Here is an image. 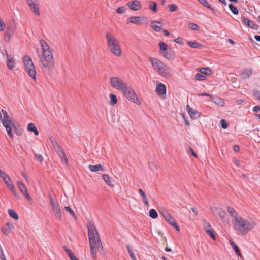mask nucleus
<instances>
[{"mask_svg": "<svg viewBox=\"0 0 260 260\" xmlns=\"http://www.w3.org/2000/svg\"><path fill=\"white\" fill-rule=\"evenodd\" d=\"M253 96L257 100H260V91L254 90L253 92Z\"/></svg>", "mask_w": 260, "mask_h": 260, "instance_id": "603ef678", "label": "nucleus"}, {"mask_svg": "<svg viewBox=\"0 0 260 260\" xmlns=\"http://www.w3.org/2000/svg\"><path fill=\"white\" fill-rule=\"evenodd\" d=\"M64 209L66 211L68 212L73 217H75V213L74 211L71 209V208L68 206L64 207Z\"/></svg>", "mask_w": 260, "mask_h": 260, "instance_id": "c03bdc74", "label": "nucleus"}, {"mask_svg": "<svg viewBox=\"0 0 260 260\" xmlns=\"http://www.w3.org/2000/svg\"><path fill=\"white\" fill-rule=\"evenodd\" d=\"M204 227L205 229V231H206L207 229H211V226L210 223L207 222L206 220H204Z\"/></svg>", "mask_w": 260, "mask_h": 260, "instance_id": "4d7b16f0", "label": "nucleus"}, {"mask_svg": "<svg viewBox=\"0 0 260 260\" xmlns=\"http://www.w3.org/2000/svg\"><path fill=\"white\" fill-rule=\"evenodd\" d=\"M218 215L221 218H223L225 215V213L223 211H220Z\"/></svg>", "mask_w": 260, "mask_h": 260, "instance_id": "338daca9", "label": "nucleus"}, {"mask_svg": "<svg viewBox=\"0 0 260 260\" xmlns=\"http://www.w3.org/2000/svg\"><path fill=\"white\" fill-rule=\"evenodd\" d=\"M252 74V70L250 69H245L241 73L242 79H245L249 78Z\"/></svg>", "mask_w": 260, "mask_h": 260, "instance_id": "a878e982", "label": "nucleus"}, {"mask_svg": "<svg viewBox=\"0 0 260 260\" xmlns=\"http://www.w3.org/2000/svg\"><path fill=\"white\" fill-rule=\"evenodd\" d=\"M156 91L158 95L165 94L166 93V87L164 84L159 83L156 85Z\"/></svg>", "mask_w": 260, "mask_h": 260, "instance_id": "f3484780", "label": "nucleus"}, {"mask_svg": "<svg viewBox=\"0 0 260 260\" xmlns=\"http://www.w3.org/2000/svg\"><path fill=\"white\" fill-rule=\"evenodd\" d=\"M174 41L179 44H183V41L181 38H177L176 39L174 40Z\"/></svg>", "mask_w": 260, "mask_h": 260, "instance_id": "0e129e2a", "label": "nucleus"}, {"mask_svg": "<svg viewBox=\"0 0 260 260\" xmlns=\"http://www.w3.org/2000/svg\"><path fill=\"white\" fill-rule=\"evenodd\" d=\"M255 226L253 222L249 221L246 219H243L241 217L236 218L234 221V228L236 230L239 235L244 236L250 230H252Z\"/></svg>", "mask_w": 260, "mask_h": 260, "instance_id": "f03ea898", "label": "nucleus"}, {"mask_svg": "<svg viewBox=\"0 0 260 260\" xmlns=\"http://www.w3.org/2000/svg\"><path fill=\"white\" fill-rule=\"evenodd\" d=\"M27 129L28 131L34 132L36 136H38L39 135V132L36 126L32 123H30L28 124Z\"/></svg>", "mask_w": 260, "mask_h": 260, "instance_id": "c756f323", "label": "nucleus"}, {"mask_svg": "<svg viewBox=\"0 0 260 260\" xmlns=\"http://www.w3.org/2000/svg\"><path fill=\"white\" fill-rule=\"evenodd\" d=\"M196 79L199 81H203L206 79V77L200 73H197L195 75Z\"/></svg>", "mask_w": 260, "mask_h": 260, "instance_id": "79ce46f5", "label": "nucleus"}, {"mask_svg": "<svg viewBox=\"0 0 260 260\" xmlns=\"http://www.w3.org/2000/svg\"><path fill=\"white\" fill-rule=\"evenodd\" d=\"M49 199L53 213L57 218L61 219L62 214L57 199L53 198L51 195H49Z\"/></svg>", "mask_w": 260, "mask_h": 260, "instance_id": "0eeeda50", "label": "nucleus"}, {"mask_svg": "<svg viewBox=\"0 0 260 260\" xmlns=\"http://www.w3.org/2000/svg\"><path fill=\"white\" fill-rule=\"evenodd\" d=\"M169 10L171 12H174L177 10L178 7L175 4H170L168 6Z\"/></svg>", "mask_w": 260, "mask_h": 260, "instance_id": "49530a36", "label": "nucleus"}, {"mask_svg": "<svg viewBox=\"0 0 260 260\" xmlns=\"http://www.w3.org/2000/svg\"><path fill=\"white\" fill-rule=\"evenodd\" d=\"M253 111L254 112H257L260 111V107L259 106H255L253 108Z\"/></svg>", "mask_w": 260, "mask_h": 260, "instance_id": "774afa93", "label": "nucleus"}, {"mask_svg": "<svg viewBox=\"0 0 260 260\" xmlns=\"http://www.w3.org/2000/svg\"><path fill=\"white\" fill-rule=\"evenodd\" d=\"M126 248L128 253L129 254L130 257H132V255H135L134 253H133L132 250L131 248V246L129 245H127Z\"/></svg>", "mask_w": 260, "mask_h": 260, "instance_id": "864d4df0", "label": "nucleus"}, {"mask_svg": "<svg viewBox=\"0 0 260 260\" xmlns=\"http://www.w3.org/2000/svg\"><path fill=\"white\" fill-rule=\"evenodd\" d=\"M7 66L10 70H12L15 66V60L12 57L7 54Z\"/></svg>", "mask_w": 260, "mask_h": 260, "instance_id": "4be33fe9", "label": "nucleus"}, {"mask_svg": "<svg viewBox=\"0 0 260 260\" xmlns=\"http://www.w3.org/2000/svg\"><path fill=\"white\" fill-rule=\"evenodd\" d=\"M186 110L189 114L190 117L192 119H197L200 117V113L197 110L191 108L189 105L186 106Z\"/></svg>", "mask_w": 260, "mask_h": 260, "instance_id": "4468645a", "label": "nucleus"}, {"mask_svg": "<svg viewBox=\"0 0 260 260\" xmlns=\"http://www.w3.org/2000/svg\"><path fill=\"white\" fill-rule=\"evenodd\" d=\"M5 24L3 20L0 18V31H3L5 28Z\"/></svg>", "mask_w": 260, "mask_h": 260, "instance_id": "09e8293b", "label": "nucleus"}, {"mask_svg": "<svg viewBox=\"0 0 260 260\" xmlns=\"http://www.w3.org/2000/svg\"><path fill=\"white\" fill-rule=\"evenodd\" d=\"M89 241L90 247V251L94 259L96 258V252L95 249L101 250L103 249V245L100 240V236L98 231L92 222H89L87 225Z\"/></svg>", "mask_w": 260, "mask_h": 260, "instance_id": "f257e3e1", "label": "nucleus"}, {"mask_svg": "<svg viewBox=\"0 0 260 260\" xmlns=\"http://www.w3.org/2000/svg\"><path fill=\"white\" fill-rule=\"evenodd\" d=\"M17 185L20 191L24 195L26 199L28 201L31 200V198L28 192L27 189H26V187L24 183L20 181H18L17 182Z\"/></svg>", "mask_w": 260, "mask_h": 260, "instance_id": "f8f14e48", "label": "nucleus"}, {"mask_svg": "<svg viewBox=\"0 0 260 260\" xmlns=\"http://www.w3.org/2000/svg\"><path fill=\"white\" fill-rule=\"evenodd\" d=\"M247 26L253 29H256L257 27V25L254 22L251 21H249V23L247 24Z\"/></svg>", "mask_w": 260, "mask_h": 260, "instance_id": "de8ad7c7", "label": "nucleus"}, {"mask_svg": "<svg viewBox=\"0 0 260 260\" xmlns=\"http://www.w3.org/2000/svg\"><path fill=\"white\" fill-rule=\"evenodd\" d=\"M26 2L28 5H32L34 3L39 2V0H26Z\"/></svg>", "mask_w": 260, "mask_h": 260, "instance_id": "680f3d73", "label": "nucleus"}, {"mask_svg": "<svg viewBox=\"0 0 260 260\" xmlns=\"http://www.w3.org/2000/svg\"><path fill=\"white\" fill-rule=\"evenodd\" d=\"M8 213L10 217H11L15 220H18V216L14 210L12 209H9L8 210Z\"/></svg>", "mask_w": 260, "mask_h": 260, "instance_id": "e433bc0d", "label": "nucleus"}, {"mask_svg": "<svg viewBox=\"0 0 260 260\" xmlns=\"http://www.w3.org/2000/svg\"><path fill=\"white\" fill-rule=\"evenodd\" d=\"M226 209L230 215L234 218V221H235L236 218H238L239 217L238 213L232 207L228 206L227 207Z\"/></svg>", "mask_w": 260, "mask_h": 260, "instance_id": "cd10ccee", "label": "nucleus"}, {"mask_svg": "<svg viewBox=\"0 0 260 260\" xmlns=\"http://www.w3.org/2000/svg\"><path fill=\"white\" fill-rule=\"evenodd\" d=\"M159 48H160V53H161L164 51H166L167 50L168 45L162 42H160L159 43Z\"/></svg>", "mask_w": 260, "mask_h": 260, "instance_id": "c9c22d12", "label": "nucleus"}, {"mask_svg": "<svg viewBox=\"0 0 260 260\" xmlns=\"http://www.w3.org/2000/svg\"><path fill=\"white\" fill-rule=\"evenodd\" d=\"M40 43L41 47V53L51 50L48 43L44 39L40 40Z\"/></svg>", "mask_w": 260, "mask_h": 260, "instance_id": "aec40b11", "label": "nucleus"}, {"mask_svg": "<svg viewBox=\"0 0 260 260\" xmlns=\"http://www.w3.org/2000/svg\"><path fill=\"white\" fill-rule=\"evenodd\" d=\"M111 86L121 92L127 85V84L121 78L118 77H113L110 79Z\"/></svg>", "mask_w": 260, "mask_h": 260, "instance_id": "9d476101", "label": "nucleus"}, {"mask_svg": "<svg viewBox=\"0 0 260 260\" xmlns=\"http://www.w3.org/2000/svg\"><path fill=\"white\" fill-rule=\"evenodd\" d=\"M2 231L3 232V233L6 235H8L9 233H10V230H9L7 227H4L2 229Z\"/></svg>", "mask_w": 260, "mask_h": 260, "instance_id": "13d9d810", "label": "nucleus"}, {"mask_svg": "<svg viewBox=\"0 0 260 260\" xmlns=\"http://www.w3.org/2000/svg\"><path fill=\"white\" fill-rule=\"evenodd\" d=\"M162 215L166 220L171 225H172L174 222H175V219L172 217V216L168 211H164L162 212Z\"/></svg>", "mask_w": 260, "mask_h": 260, "instance_id": "a211bd4d", "label": "nucleus"}, {"mask_svg": "<svg viewBox=\"0 0 260 260\" xmlns=\"http://www.w3.org/2000/svg\"><path fill=\"white\" fill-rule=\"evenodd\" d=\"M162 24L160 21H152L151 22V27L157 32H159L161 30Z\"/></svg>", "mask_w": 260, "mask_h": 260, "instance_id": "6ab92c4d", "label": "nucleus"}, {"mask_svg": "<svg viewBox=\"0 0 260 260\" xmlns=\"http://www.w3.org/2000/svg\"><path fill=\"white\" fill-rule=\"evenodd\" d=\"M142 18L139 16H131L127 19V21L128 23L139 25L141 24L140 20Z\"/></svg>", "mask_w": 260, "mask_h": 260, "instance_id": "5701e85b", "label": "nucleus"}, {"mask_svg": "<svg viewBox=\"0 0 260 260\" xmlns=\"http://www.w3.org/2000/svg\"><path fill=\"white\" fill-rule=\"evenodd\" d=\"M149 61L151 62L153 68L159 73L164 63L158 59L153 57H150Z\"/></svg>", "mask_w": 260, "mask_h": 260, "instance_id": "ddd939ff", "label": "nucleus"}, {"mask_svg": "<svg viewBox=\"0 0 260 260\" xmlns=\"http://www.w3.org/2000/svg\"><path fill=\"white\" fill-rule=\"evenodd\" d=\"M127 6L133 11L138 10L141 7V3L137 0L129 2L127 3Z\"/></svg>", "mask_w": 260, "mask_h": 260, "instance_id": "dca6fc26", "label": "nucleus"}, {"mask_svg": "<svg viewBox=\"0 0 260 260\" xmlns=\"http://www.w3.org/2000/svg\"><path fill=\"white\" fill-rule=\"evenodd\" d=\"M230 243L231 246L233 248V249L235 252V254L241 257V254L240 250H239L238 246L236 244V243L232 240H230Z\"/></svg>", "mask_w": 260, "mask_h": 260, "instance_id": "c85d7f7f", "label": "nucleus"}, {"mask_svg": "<svg viewBox=\"0 0 260 260\" xmlns=\"http://www.w3.org/2000/svg\"><path fill=\"white\" fill-rule=\"evenodd\" d=\"M0 176L6 183L8 187L11 190L12 193L16 197L18 196L15 190V187L13 184L10 177L5 173L2 170H0Z\"/></svg>", "mask_w": 260, "mask_h": 260, "instance_id": "9b49d317", "label": "nucleus"}, {"mask_svg": "<svg viewBox=\"0 0 260 260\" xmlns=\"http://www.w3.org/2000/svg\"><path fill=\"white\" fill-rule=\"evenodd\" d=\"M213 102L218 104V105H220L221 106H223L224 105V101L221 99V98H217L216 99H215L213 101Z\"/></svg>", "mask_w": 260, "mask_h": 260, "instance_id": "37998d69", "label": "nucleus"}, {"mask_svg": "<svg viewBox=\"0 0 260 260\" xmlns=\"http://www.w3.org/2000/svg\"><path fill=\"white\" fill-rule=\"evenodd\" d=\"M150 9L153 11L154 12H156L157 11V4L156 2L154 1H151L150 4L149 5Z\"/></svg>", "mask_w": 260, "mask_h": 260, "instance_id": "58836bf2", "label": "nucleus"}, {"mask_svg": "<svg viewBox=\"0 0 260 260\" xmlns=\"http://www.w3.org/2000/svg\"><path fill=\"white\" fill-rule=\"evenodd\" d=\"M102 178L108 186L112 185V182L110 177L108 174H104L102 176Z\"/></svg>", "mask_w": 260, "mask_h": 260, "instance_id": "f704fd0d", "label": "nucleus"}, {"mask_svg": "<svg viewBox=\"0 0 260 260\" xmlns=\"http://www.w3.org/2000/svg\"><path fill=\"white\" fill-rule=\"evenodd\" d=\"M52 143L55 149H56L58 147H60L58 143L56 141H52Z\"/></svg>", "mask_w": 260, "mask_h": 260, "instance_id": "69168bd1", "label": "nucleus"}, {"mask_svg": "<svg viewBox=\"0 0 260 260\" xmlns=\"http://www.w3.org/2000/svg\"><path fill=\"white\" fill-rule=\"evenodd\" d=\"M2 112L3 114V117L2 119L3 125L5 127L8 135L11 138H12L13 134L12 132L11 126L13 125L11 120L10 119L9 115L6 111L2 109Z\"/></svg>", "mask_w": 260, "mask_h": 260, "instance_id": "1a4fd4ad", "label": "nucleus"}, {"mask_svg": "<svg viewBox=\"0 0 260 260\" xmlns=\"http://www.w3.org/2000/svg\"><path fill=\"white\" fill-rule=\"evenodd\" d=\"M88 168L91 172H96L98 171H104L105 170L102 165L100 164L95 165H89Z\"/></svg>", "mask_w": 260, "mask_h": 260, "instance_id": "b1692460", "label": "nucleus"}, {"mask_svg": "<svg viewBox=\"0 0 260 260\" xmlns=\"http://www.w3.org/2000/svg\"><path fill=\"white\" fill-rule=\"evenodd\" d=\"M200 4L201 5H202L203 6H204V7L208 8L209 9H210L211 11H212L213 13H215L216 11H215V10L208 3V2H207L206 0H200V1H199Z\"/></svg>", "mask_w": 260, "mask_h": 260, "instance_id": "2f4dec72", "label": "nucleus"}, {"mask_svg": "<svg viewBox=\"0 0 260 260\" xmlns=\"http://www.w3.org/2000/svg\"><path fill=\"white\" fill-rule=\"evenodd\" d=\"M11 36V33L8 30H7V31L5 33L4 40L6 42L9 41L10 39Z\"/></svg>", "mask_w": 260, "mask_h": 260, "instance_id": "a18cd8bd", "label": "nucleus"}, {"mask_svg": "<svg viewBox=\"0 0 260 260\" xmlns=\"http://www.w3.org/2000/svg\"><path fill=\"white\" fill-rule=\"evenodd\" d=\"M139 192L141 196H142L143 202L145 205H148V198L144 192V191L142 189H139Z\"/></svg>", "mask_w": 260, "mask_h": 260, "instance_id": "7c9ffc66", "label": "nucleus"}, {"mask_svg": "<svg viewBox=\"0 0 260 260\" xmlns=\"http://www.w3.org/2000/svg\"><path fill=\"white\" fill-rule=\"evenodd\" d=\"M109 97L110 99V104L112 106L115 105L117 103V99L115 95L113 94H110L109 95Z\"/></svg>", "mask_w": 260, "mask_h": 260, "instance_id": "72a5a7b5", "label": "nucleus"}, {"mask_svg": "<svg viewBox=\"0 0 260 260\" xmlns=\"http://www.w3.org/2000/svg\"><path fill=\"white\" fill-rule=\"evenodd\" d=\"M58 155H59L62 161H63L66 164L68 163V160L66 157L65 153L60 147H58L55 149Z\"/></svg>", "mask_w": 260, "mask_h": 260, "instance_id": "412c9836", "label": "nucleus"}, {"mask_svg": "<svg viewBox=\"0 0 260 260\" xmlns=\"http://www.w3.org/2000/svg\"><path fill=\"white\" fill-rule=\"evenodd\" d=\"M2 112L3 114V117L2 119L3 125L5 127L8 135L11 138H12L13 134L12 132L11 126L13 125L11 120L10 119L9 115L6 111L2 109Z\"/></svg>", "mask_w": 260, "mask_h": 260, "instance_id": "6e6552de", "label": "nucleus"}, {"mask_svg": "<svg viewBox=\"0 0 260 260\" xmlns=\"http://www.w3.org/2000/svg\"><path fill=\"white\" fill-rule=\"evenodd\" d=\"M38 56L43 67V71L49 73V67H53L54 64L52 50L39 54Z\"/></svg>", "mask_w": 260, "mask_h": 260, "instance_id": "20e7f679", "label": "nucleus"}, {"mask_svg": "<svg viewBox=\"0 0 260 260\" xmlns=\"http://www.w3.org/2000/svg\"><path fill=\"white\" fill-rule=\"evenodd\" d=\"M149 216L152 218L155 219L158 216V214L155 209H152L149 211Z\"/></svg>", "mask_w": 260, "mask_h": 260, "instance_id": "ea45409f", "label": "nucleus"}, {"mask_svg": "<svg viewBox=\"0 0 260 260\" xmlns=\"http://www.w3.org/2000/svg\"><path fill=\"white\" fill-rule=\"evenodd\" d=\"M159 74L164 77L170 76L172 74V70L169 66L164 64Z\"/></svg>", "mask_w": 260, "mask_h": 260, "instance_id": "2eb2a0df", "label": "nucleus"}, {"mask_svg": "<svg viewBox=\"0 0 260 260\" xmlns=\"http://www.w3.org/2000/svg\"><path fill=\"white\" fill-rule=\"evenodd\" d=\"M207 233L213 239H215V236L214 235V233L213 232V231L210 229H207L206 231Z\"/></svg>", "mask_w": 260, "mask_h": 260, "instance_id": "8fccbe9b", "label": "nucleus"}, {"mask_svg": "<svg viewBox=\"0 0 260 260\" xmlns=\"http://www.w3.org/2000/svg\"><path fill=\"white\" fill-rule=\"evenodd\" d=\"M165 58L168 59H174V54L172 51L166 50V51L162 52L160 53Z\"/></svg>", "mask_w": 260, "mask_h": 260, "instance_id": "bb28decb", "label": "nucleus"}, {"mask_svg": "<svg viewBox=\"0 0 260 260\" xmlns=\"http://www.w3.org/2000/svg\"><path fill=\"white\" fill-rule=\"evenodd\" d=\"M23 63L26 72L29 76L36 80V69L32 61L31 58L27 55L24 57Z\"/></svg>", "mask_w": 260, "mask_h": 260, "instance_id": "39448f33", "label": "nucleus"}, {"mask_svg": "<svg viewBox=\"0 0 260 260\" xmlns=\"http://www.w3.org/2000/svg\"><path fill=\"white\" fill-rule=\"evenodd\" d=\"M220 123H221V127L223 129H226L228 127V124H227V123H226V122L225 120L221 119V121H220Z\"/></svg>", "mask_w": 260, "mask_h": 260, "instance_id": "6e6d98bb", "label": "nucleus"}, {"mask_svg": "<svg viewBox=\"0 0 260 260\" xmlns=\"http://www.w3.org/2000/svg\"><path fill=\"white\" fill-rule=\"evenodd\" d=\"M106 38L107 41L108 48L111 52L116 56H121V48L116 37L110 32H106Z\"/></svg>", "mask_w": 260, "mask_h": 260, "instance_id": "7ed1b4c3", "label": "nucleus"}, {"mask_svg": "<svg viewBox=\"0 0 260 260\" xmlns=\"http://www.w3.org/2000/svg\"><path fill=\"white\" fill-rule=\"evenodd\" d=\"M31 11L34 13L35 15L37 16H40V11H39V2L37 3H34L32 5H29Z\"/></svg>", "mask_w": 260, "mask_h": 260, "instance_id": "393cba45", "label": "nucleus"}, {"mask_svg": "<svg viewBox=\"0 0 260 260\" xmlns=\"http://www.w3.org/2000/svg\"><path fill=\"white\" fill-rule=\"evenodd\" d=\"M229 7L234 14L237 15L239 13V11L238 9L235 6H234L232 4H229Z\"/></svg>", "mask_w": 260, "mask_h": 260, "instance_id": "a19ab883", "label": "nucleus"}, {"mask_svg": "<svg viewBox=\"0 0 260 260\" xmlns=\"http://www.w3.org/2000/svg\"><path fill=\"white\" fill-rule=\"evenodd\" d=\"M6 227H7L9 230H11V229L14 228V225L12 223H7L6 225Z\"/></svg>", "mask_w": 260, "mask_h": 260, "instance_id": "e2e57ef3", "label": "nucleus"}, {"mask_svg": "<svg viewBox=\"0 0 260 260\" xmlns=\"http://www.w3.org/2000/svg\"><path fill=\"white\" fill-rule=\"evenodd\" d=\"M187 43L191 47L193 48H198L202 46L201 44L196 42L189 41Z\"/></svg>", "mask_w": 260, "mask_h": 260, "instance_id": "4c0bfd02", "label": "nucleus"}, {"mask_svg": "<svg viewBox=\"0 0 260 260\" xmlns=\"http://www.w3.org/2000/svg\"><path fill=\"white\" fill-rule=\"evenodd\" d=\"M116 12L118 14H123L125 12L124 7H120L116 9Z\"/></svg>", "mask_w": 260, "mask_h": 260, "instance_id": "3c124183", "label": "nucleus"}, {"mask_svg": "<svg viewBox=\"0 0 260 260\" xmlns=\"http://www.w3.org/2000/svg\"><path fill=\"white\" fill-rule=\"evenodd\" d=\"M189 26L191 29L194 30H197L198 29V25L195 23H191L189 24Z\"/></svg>", "mask_w": 260, "mask_h": 260, "instance_id": "5fc2aeb1", "label": "nucleus"}, {"mask_svg": "<svg viewBox=\"0 0 260 260\" xmlns=\"http://www.w3.org/2000/svg\"><path fill=\"white\" fill-rule=\"evenodd\" d=\"M242 21L244 24H246L247 25V24L249 23L250 20H248L246 17H242Z\"/></svg>", "mask_w": 260, "mask_h": 260, "instance_id": "052dcab7", "label": "nucleus"}, {"mask_svg": "<svg viewBox=\"0 0 260 260\" xmlns=\"http://www.w3.org/2000/svg\"><path fill=\"white\" fill-rule=\"evenodd\" d=\"M121 93L128 100L137 104H141V102L137 97L135 91L128 85L121 91Z\"/></svg>", "mask_w": 260, "mask_h": 260, "instance_id": "423d86ee", "label": "nucleus"}, {"mask_svg": "<svg viewBox=\"0 0 260 260\" xmlns=\"http://www.w3.org/2000/svg\"><path fill=\"white\" fill-rule=\"evenodd\" d=\"M35 158L37 160L42 162L43 161V158L40 155L35 154Z\"/></svg>", "mask_w": 260, "mask_h": 260, "instance_id": "bf43d9fd", "label": "nucleus"}, {"mask_svg": "<svg viewBox=\"0 0 260 260\" xmlns=\"http://www.w3.org/2000/svg\"><path fill=\"white\" fill-rule=\"evenodd\" d=\"M199 71L202 74L208 75L212 73L211 69L209 68H201L199 69Z\"/></svg>", "mask_w": 260, "mask_h": 260, "instance_id": "473e14b6", "label": "nucleus"}]
</instances>
